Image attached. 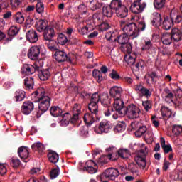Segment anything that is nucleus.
<instances>
[{
  "label": "nucleus",
  "instance_id": "4d7b16f0",
  "mask_svg": "<svg viewBox=\"0 0 182 182\" xmlns=\"http://www.w3.org/2000/svg\"><path fill=\"white\" fill-rule=\"evenodd\" d=\"M140 95L149 99L151 96V91L144 87L140 92Z\"/></svg>",
  "mask_w": 182,
  "mask_h": 182
},
{
  "label": "nucleus",
  "instance_id": "6ab92c4d",
  "mask_svg": "<svg viewBox=\"0 0 182 182\" xmlns=\"http://www.w3.org/2000/svg\"><path fill=\"white\" fill-rule=\"evenodd\" d=\"M123 90L120 87L114 86L110 89L109 95L114 97V99H120L122 97V92Z\"/></svg>",
  "mask_w": 182,
  "mask_h": 182
},
{
  "label": "nucleus",
  "instance_id": "680f3d73",
  "mask_svg": "<svg viewBox=\"0 0 182 182\" xmlns=\"http://www.w3.org/2000/svg\"><path fill=\"white\" fill-rule=\"evenodd\" d=\"M142 106L144 108V110H146V112H149L150 110V109H151V102H150V101L146 100V101H144L142 102Z\"/></svg>",
  "mask_w": 182,
  "mask_h": 182
},
{
  "label": "nucleus",
  "instance_id": "6e6d98bb",
  "mask_svg": "<svg viewBox=\"0 0 182 182\" xmlns=\"http://www.w3.org/2000/svg\"><path fill=\"white\" fill-rule=\"evenodd\" d=\"M60 173V170L59 169L58 167L53 168L50 172V177L52 180L56 178L58 176H59Z\"/></svg>",
  "mask_w": 182,
  "mask_h": 182
},
{
  "label": "nucleus",
  "instance_id": "f3484780",
  "mask_svg": "<svg viewBox=\"0 0 182 182\" xmlns=\"http://www.w3.org/2000/svg\"><path fill=\"white\" fill-rule=\"evenodd\" d=\"M35 106L33 102L31 101L24 102L21 107V112L23 114H30V113L33 110Z\"/></svg>",
  "mask_w": 182,
  "mask_h": 182
},
{
  "label": "nucleus",
  "instance_id": "bf43d9fd",
  "mask_svg": "<svg viewBox=\"0 0 182 182\" xmlns=\"http://www.w3.org/2000/svg\"><path fill=\"white\" fill-rule=\"evenodd\" d=\"M136 29L138 30V36H139V33L142 31H144V29H146V23L144 22V20H141L140 21H139L138 23V26H136Z\"/></svg>",
  "mask_w": 182,
  "mask_h": 182
},
{
  "label": "nucleus",
  "instance_id": "ddd939ff",
  "mask_svg": "<svg viewBox=\"0 0 182 182\" xmlns=\"http://www.w3.org/2000/svg\"><path fill=\"white\" fill-rule=\"evenodd\" d=\"M43 38L45 41H47L48 42H52L53 43H55V41H53V36H55V30L53 28L48 26L43 31Z\"/></svg>",
  "mask_w": 182,
  "mask_h": 182
},
{
  "label": "nucleus",
  "instance_id": "9b49d317",
  "mask_svg": "<svg viewBox=\"0 0 182 182\" xmlns=\"http://www.w3.org/2000/svg\"><path fill=\"white\" fill-rule=\"evenodd\" d=\"M55 59L57 62H66L68 60L70 63H72V58L68 55L63 50H57L54 54Z\"/></svg>",
  "mask_w": 182,
  "mask_h": 182
},
{
  "label": "nucleus",
  "instance_id": "69168bd1",
  "mask_svg": "<svg viewBox=\"0 0 182 182\" xmlns=\"http://www.w3.org/2000/svg\"><path fill=\"white\" fill-rule=\"evenodd\" d=\"M10 4L12 8H18L21 5V0H10Z\"/></svg>",
  "mask_w": 182,
  "mask_h": 182
},
{
  "label": "nucleus",
  "instance_id": "9d476101",
  "mask_svg": "<svg viewBox=\"0 0 182 182\" xmlns=\"http://www.w3.org/2000/svg\"><path fill=\"white\" fill-rule=\"evenodd\" d=\"M131 127L134 130H136L135 132L136 137H141L147 132V127L146 126H141L139 122H132Z\"/></svg>",
  "mask_w": 182,
  "mask_h": 182
},
{
  "label": "nucleus",
  "instance_id": "7ed1b4c3",
  "mask_svg": "<svg viewBox=\"0 0 182 182\" xmlns=\"http://www.w3.org/2000/svg\"><path fill=\"white\" fill-rule=\"evenodd\" d=\"M120 26L124 33L128 35L132 39H134L139 36V30L137 29V25H136V23H128L125 21H121Z\"/></svg>",
  "mask_w": 182,
  "mask_h": 182
},
{
  "label": "nucleus",
  "instance_id": "052dcab7",
  "mask_svg": "<svg viewBox=\"0 0 182 182\" xmlns=\"http://www.w3.org/2000/svg\"><path fill=\"white\" fill-rule=\"evenodd\" d=\"M11 164L13 167H19L21 165V160H19V159L17 157L14 156L11 158Z\"/></svg>",
  "mask_w": 182,
  "mask_h": 182
},
{
  "label": "nucleus",
  "instance_id": "8fccbe9b",
  "mask_svg": "<svg viewBox=\"0 0 182 182\" xmlns=\"http://www.w3.org/2000/svg\"><path fill=\"white\" fill-rule=\"evenodd\" d=\"M173 180L182 181V171H175L171 174Z\"/></svg>",
  "mask_w": 182,
  "mask_h": 182
},
{
  "label": "nucleus",
  "instance_id": "49530a36",
  "mask_svg": "<svg viewBox=\"0 0 182 182\" xmlns=\"http://www.w3.org/2000/svg\"><path fill=\"white\" fill-rule=\"evenodd\" d=\"M61 117V125L68 126V124H69V122H70V114L67 112L64 114L63 116H62Z\"/></svg>",
  "mask_w": 182,
  "mask_h": 182
},
{
  "label": "nucleus",
  "instance_id": "39448f33",
  "mask_svg": "<svg viewBox=\"0 0 182 182\" xmlns=\"http://www.w3.org/2000/svg\"><path fill=\"white\" fill-rule=\"evenodd\" d=\"M141 113V110L140 107L134 104H131L126 107L125 110L122 111V116L126 114L129 119L134 120V119H139V117H140Z\"/></svg>",
  "mask_w": 182,
  "mask_h": 182
},
{
  "label": "nucleus",
  "instance_id": "72a5a7b5",
  "mask_svg": "<svg viewBox=\"0 0 182 182\" xmlns=\"http://www.w3.org/2000/svg\"><path fill=\"white\" fill-rule=\"evenodd\" d=\"M92 76L97 80V83H102L103 82V74L100 70H94L92 71Z\"/></svg>",
  "mask_w": 182,
  "mask_h": 182
},
{
  "label": "nucleus",
  "instance_id": "473e14b6",
  "mask_svg": "<svg viewBox=\"0 0 182 182\" xmlns=\"http://www.w3.org/2000/svg\"><path fill=\"white\" fill-rule=\"evenodd\" d=\"M50 76V72H49V70H41L38 73V77L41 79V80L45 81L48 80L49 79V77Z\"/></svg>",
  "mask_w": 182,
  "mask_h": 182
},
{
  "label": "nucleus",
  "instance_id": "c03bdc74",
  "mask_svg": "<svg viewBox=\"0 0 182 182\" xmlns=\"http://www.w3.org/2000/svg\"><path fill=\"white\" fill-rule=\"evenodd\" d=\"M24 85L26 86V89H33V78L31 77H27L24 79Z\"/></svg>",
  "mask_w": 182,
  "mask_h": 182
},
{
  "label": "nucleus",
  "instance_id": "393cba45",
  "mask_svg": "<svg viewBox=\"0 0 182 182\" xmlns=\"http://www.w3.org/2000/svg\"><path fill=\"white\" fill-rule=\"evenodd\" d=\"M171 36L174 42H180L182 39V33L180 29L177 28L172 29Z\"/></svg>",
  "mask_w": 182,
  "mask_h": 182
},
{
  "label": "nucleus",
  "instance_id": "20e7f679",
  "mask_svg": "<svg viewBox=\"0 0 182 182\" xmlns=\"http://www.w3.org/2000/svg\"><path fill=\"white\" fill-rule=\"evenodd\" d=\"M112 8L118 18H126L129 14V9L123 4L122 0H112Z\"/></svg>",
  "mask_w": 182,
  "mask_h": 182
},
{
  "label": "nucleus",
  "instance_id": "4468645a",
  "mask_svg": "<svg viewBox=\"0 0 182 182\" xmlns=\"http://www.w3.org/2000/svg\"><path fill=\"white\" fill-rule=\"evenodd\" d=\"M146 3H140V1H134L133 4H132L130 9L133 14H141L142 11H144V8H146Z\"/></svg>",
  "mask_w": 182,
  "mask_h": 182
},
{
  "label": "nucleus",
  "instance_id": "7c9ffc66",
  "mask_svg": "<svg viewBox=\"0 0 182 182\" xmlns=\"http://www.w3.org/2000/svg\"><path fill=\"white\" fill-rule=\"evenodd\" d=\"M88 109L91 114H94L95 117H97L99 113V105H97V104L90 102L88 105Z\"/></svg>",
  "mask_w": 182,
  "mask_h": 182
},
{
  "label": "nucleus",
  "instance_id": "aec40b11",
  "mask_svg": "<svg viewBox=\"0 0 182 182\" xmlns=\"http://www.w3.org/2000/svg\"><path fill=\"white\" fill-rule=\"evenodd\" d=\"M26 39L30 41L31 43H36V42H38L39 37L35 30H30L26 33Z\"/></svg>",
  "mask_w": 182,
  "mask_h": 182
},
{
  "label": "nucleus",
  "instance_id": "864d4df0",
  "mask_svg": "<svg viewBox=\"0 0 182 182\" xmlns=\"http://www.w3.org/2000/svg\"><path fill=\"white\" fill-rule=\"evenodd\" d=\"M19 32V29H18V27L13 26L9 28L8 31V36H15V35H18V33Z\"/></svg>",
  "mask_w": 182,
  "mask_h": 182
},
{
  "label": "nucleus",
  "instance_id": "09e8293b",
  "mask_svg": "<svg viewBox=\"0 0 182 182\" xmlns=\"http://www.w3.org/2000/svg\"><path fill=\"white\" fill-rule=\"evenodd\" d=\"M101 99L102 97H100V95H99L97 92H95L92 94L90 103H95V105H97L99 102H100Z\"/></svg>",
  "mask_w": 182,
  "mask_h": 182
},
{
  "label": "nucleus",
  "instance_id": "2f4dec72",
  "mask_svg": "<svg viewBox=\"0 0 182 182\" xmlns=\"http://www.w3.org/2000/svg\"><path fill=\"white\" fill-rule=\"evenodd\" d=\"M50 113L51 116H53V117H60V116H62L63 111L60 107L54 106L51 107L50 109Z\"/></svg>",
  "mask_w": 182,
  "mask_h": 182
},
{
  "label": "nucleus",
  "instance_id": "3c124183",
  "mask_svg": "<svg viewBox=\"0 0 182 182\" xmlns=\"http://www.w3.org/2000/svg\"><path fill=\"white\" fill-rule=\"evenodd\" d=\"M79 134L82 137H87V136H89V129L87 127H81L79 130Z\"/></svg>",
  "mask_w": 182,
  "mask_h": 182
},
{
  "label": "nucleus",
  "instance_id": "e433bc0d",
  "mask_svg": "<svg viewBox=\"0 0 182 182\" xmlns=\"http://www.w3.org/2000/svg\"><path fill=\"white\" fill-rule=\"evenodd\" d=\"M129 38H130V36H128L127 34H125L124 33L123 34L120 35L119 36L117 37L118 43H120V45H125L126 43H128L129 42Z\"/></svg>",
  "mask_w": 182,
  "mask_h": 182
},
{
  "label": "nucleus",
  "instance_id": "de8ad7c7",
  "mask_svg": "<svg viewBox=\"0 0 182 182\" xmlns=\"http://www.w3.org/2000/svg\"><path fill=\"white\" fill-rule=\"evenodd\" d=\"M166 5V0H154V6L156 9H161Z\"/></svg>",
  "mask_w": 182,
  "mask_h": 182
},
{
  "label": "nucleus",
  "instance_id": "412c9836",
  "mask_svg": "<svg viewBox=\"0 0 182 182\" xmlns=\"http://www.w3.org/2000/svg\"><path fill=\"white\" fill-rule=\"evenodd\" d=\"M112 4L113 0H112L109 5L102 7L103 16H105L106 18H112V16H113V7H112Z\"/></svg>",
  "mask_w": 182,
  "mask_h": 182
},
{
  "label": "nucleus",
  "instance_id": "dca6fc26",
  "mask_svg": "<svg viewBox=\"0 0 182 182\" xmlns=\"http://www.w3.org/2000/svg\"><path fill=\"white\" fill-rule=\"evenodd\" d=\"M162 97L166 103H173L174 94L168 88H165L162 92Z\"/></svg>",
  "mask_w": 182,
  "mask_h": 182
},
{
  "label": "nucleus",
  "instance_id": "774afa93",
  "mask_svg": "<svg viewBox=\"0 0 182 182\" xmlns=\"http://www.w3.org/2000/svg\"><path fill=\"white\" fill-rule=\"evenodd\" d=\"M109 28H110V24H109L107 23H103L100 26V31H102V32H103L105 31H107V29H109Z\"/></svg>",
  "mask_w": 182,
  "mask_h": 182
},
{
  "label": "nucleus",
  "instance_id": "79ce46f5",
  "mask_svg": "<svg viewBox=\"0 0 182 182\" xmlns=\"http://www.w3.org/2000/svg\"><path fill=\"white\" fill-rule=\"evenodd\" d=\"M153 25H161V15L157 12L153 14Z\"/></svg>",
  "mask_w": 182,
  "mask_h": 182
},
{
  "label": "nucleus",
  "instance_id": "13d9d810",
  "mask_svg": "<svg viewBox=\"0 0 182 182\" xmlns=\"http://www.w3.org/2000/svg\"><path fill=\"white\" fill-rule=\"evenodd\" d=\"M36 11L38 12V14H43V12L45 11V6L43 5V3L38 2L36 5Z\"/></svg>",
  "mask_w": 182,
  "mask_h": 182
},
{
  "label": "nucleus",
  "instance_id": "bb28decb",
  "mask_svg": "<svg viewBox=\"0 0 182 182\" xmlns=\"http://www.w3.org/2000/svg\"><path fill=\"white\" fill-rule=\"evenodd\" d=\"M48 27V21L45 20H38L36 23V28L38 32H43Z\"/></svg>",
  "mask_w": 182,
  "mask_h": 182
},
{
  "label": "nucleus",
  "instance_id": "f257e3e1",
  "mask_svg": "<svg viewBox=\"0 0 182 182\" xmlns=\"http://www.w3.org/2000/svg\"><path fill=\"white\" fill-rule=\"evenodd\" d=\"M31 100L35 103H38V109L43 113L48 112L50 107V97L46 94L45 89L38 88L31 94Z\"/></svg>",
  "mask_w": 182,
  "mask_h": 182
},
{
  "label": "nucleus",
  "instance_id": "2eb2a0df",
  "mask_svg": "<svg viewBox=\"0 0 182 182\" xmlns=\"http://www.w3.org/2000/svg\"><path fill=\"white\" fill-rule=\"evenodd\" d=\"M114 107L117 112L121 116H123L122 113H123L124 110H126V107H124V102L120 98H115L114 101Z\"/></svg>",
  "mask_w": 182,
  "mask_h": 182
},
{
  "label": "nucleus",
  "instance_id": "c85d7f7f",
  "mask_svg": "<svg viewBox=\"0 0 182 182\" xmlns=\"http://www.w3.org/2000/svg\"><path fill=\"white\" fill-rule=\"evenodd\" d=\"M96 117H95L94 114L87 113L84 115V122L88 126H92V124L95 123V119H96Z\"/></svg>",
  "mask_w": 182,
  "mask_h": 182
},
{
  "label": "nucleus",
  "instance_id": "a878e982",
  "mask_svg": "<svg viewBox=\"0 0 182 182\" xmlns=\"http://www.w3.org/2000/svg\"><path fill=\"white\" fill-rule=\"evenodd\" d=\"M18 154L21 159H28L29 157V149L26 146H21L18 149Z\"/></svg>",
  "mask_w": 182,
  "mask_h": 182
},
{
  "label": "nucleus",
  "instance_id": "58836bf2",
  "mask_svg": "<svg viewBox=\"0 0 182 182\" xmlns=\"http://www.w3.org/2000/svg\"><path fill=\"white\" fill-rule=\"evenodd\" d=\"M161 112L164 119H170V117H171V114H173V112L170 109L166 107H162L161 108Z\"/></svg>",
  "mask_w": 182,
  "mask_h": 182
},
{
  "label": "nucleus",
  "instance_id": "a18cd8bd",
  "mask_svg": "<svg viewBox=\"0 0 182 182\" xmlns=\"http://www.w3.org/2000/svg\"><path fill=\"white\" fill-rule=\"evenodd\" d=\"M58 42L60 45H62L63 46L69 42V40L68 39V37L65 36V34L60 33L58 36Z\"/></svg>",
  "mask_w": 182,
  "mask_h": 182
},
{
  "label": "nucleus",
  "instance_id": "0eeeda50",
  "mask_svg": "<svg viewBox=\"0 0 182 182\" xmlns=\"http://www.w3.org/2000/svg\"><path fill=\"white\" fill-rule=\"evenodd\" d=\"M119 176H120V172L118 169L110 168L107 169L105 172L101 175L100 180L102 182H107V181L105 180V178L114 180V178H116V177H119Z\"/></svg>",
  "mask_w": 182,
  "mask_h": 182
},
{
  "label": "nucleus",
  "instance_id": "603ef678",
  "mask_svg": "<svg viewBox=\"0 0 182 182\" xmlns=\"http://www.w3.org/2000/svg\"><path fill=\"white\" fill-rule=\"evenodd\" d=\"M124 130H126V124L124 122H119L114 128V131L118 132H124Z\"/></svg>",
  "mask_w": 182,
  "mask_h": 182
},
{
  "label": "nucleus",
  "instance_id": "b1692460",
  "mask_svg": "<svg viewBox=\"0 0 182 182\" xmlns=\"http://www.w3.org/2000/svg\"><path fill=\"white\" fill-rule=\"evenodd\" d=\"M21 72L23 75L29 76V75H33V73H35V68L32 65L24 64L23 65Z\"/></svg>",
  "mask_w": 182,
  "mask_h": 182
},
{
  "label": "nucleus",
  "instance_id": "a19ab883",
  "mask_svg": "<svg viewBox=\"0 0 182 182\" xmlns=\"http://www.w3.org/2000/svg\"><path fill=\"white\" fill-rule=\"evenodd\" d=\"M48 157L49 161H50V163H53L54 164H56V163L59 161V155L56 152H50L48 154Z\"/></svg>",
  "mask_w": 182,
  "mask_h": 182
},
{
  "label": "nucleus",
  "instance_id": "f704fd0d",
  "mask_svg": "<svg viewBox=\"0 0 182 182\" xmlns=\"http://www.w3.org/2000/svg\"><path fill=\"white\" fill-rule=\"evenodd\" d=\"M133 49V47L132 46V44L127 43L126 44H122L121 46V50L124 53L125 55H129L132 53V50Z\"/></svg>",
  "mask_w": 182,
  "mask_h": 182
},
{
  "label": "nucleus",
  "instance_id": "cd10ccee",
  "mask_svg": "<svg viewBox=\"0 0 182 182\" xmlns=\"http://www.w3.org/2000/svg\"><path fill=\"white\" fill-rule=\"evenodd\" d=\"M161 41L164 45H171V43L173 42V37L171 34L164 33L161 36Z\"/></svg>",
  "mask_w": 182,
  "mask_h": 182
},
{
  "label": "nucleus",
  "instance_id": "c9c22d12",
  "mask_svg": "<svg viewBox=\"0 0 182 182\" xmlns=\"http://www.w3.org/2000/svg\"><path fill=\"white\" fill-rule=\"evenodd\" d=\"M31 147L34 151H38L40 154L45 151V146L41 142L34 143Z\"/></svg>",
  "mask_w": 182,
  "mask_h": 182
},
{
  "label": "nucleus",
  "instance_id": "5fc2aeb1",
  "mask_svg": "<svg viewBox=\"0 0 182 182\" xmlns=\"http://www.w3.org/2000/svg\"><path fill=\"white\" fill-rule=\"evenodd\" d=\"M172 133L175 136H180L182 133V127L181 125H174L172 129Z\"/></svg>",
  "mask_w": 182,
  "mask_h": 182
},
{
  "label": "nucleus",
  "instance_id": "338daca9",
  "mask_svg": "<svg viewBox=\"0 0 182 182\" xmlns=\"http://www.w3.org/2000/svg\"><path fill=\"white\" fill-rule=\"evenodd\" d=\"M6 166L5 164H0V176H4V174H6Z\"/></svg>",
  "mask_w": 182,
  "mask_h": 182
},
{
  "label": "nucleus",
  "instance_id": "0e129e2a",
  "mask_svg": "<svg viewBox=\"0 0 182 182\" xmlns=\"http://www.w3.org/2000/svg\"><path fill=\"white\" fill-rule=\"evenodd\" d=\"M78 11H79V12H80V14L82 15H85V14H86V12H87V7H86V6L85 4H80L78 6Z\"/></svg>",
  "mask_w": 182,
  "mask_h": 182
},
{
  "label": "nucleus",
  "instance_id": "37998d69",
  "mask_svg": "<svg viewBox=\"0 0 182 182\" xmlns=\"http://www.w3.org/2000/svg\"><path fill=\"white\" fill-rule=\"evenodd\" d=\"M102 3H100L97 1L92 0L90 1V9L91 11H96L97 9L102 8Z\"/></svg>",
  "mask_w": 182,
  "mask_h": 182
},
{
  "label": "nucleus",
  "instance_id": "1a4fd4ad",
  "mask_svg": "<svg viewBox=\"0 0 182 182\" xmlns=\"http://www.w3.org/2000/svg\"><path fill=\"white\" fill-rule=\"evenodd\" d=\"M73 117L70 118V123H76L80 119L82 114V106L80 104H75L72 109Z\"/></svg>",
  "mask_w": 182,
  "mask_h": 182
},
{
  "label": "nucleus",
  "instance_id": "c756f323",
  "mask_svg": "<svg viewBox=\"0 0 182 182\" xmlns=\"http://www.w3.org/2000/svg\"><path fill=\"white\" fill-rule=\"evenodd\" d=\"M117 154L119 157L121 159H123L124 160H126L127 159H129L132 154H130V151L127 149H121L117 151Z\"/></svg>",
  "mask_w": 182,
  "mask_h": 182
},
{
  "label": "nucleus",
  "instance_id": "ea45409f",
  "mask_svg": "<svg viewBox=\"0 0 182 182\" xmlns=\"http://www.w3.org/2000/svg\"><path fill=\"white\" fill-rule=\"evenodd\" d=\"M16 102H22L25 99V91L22 90H18L14 94Z\"/></svg>",
  "mask_w": 182,
  "mask_h": 182
},
{
  "label": "nucleus",
  "instance_id": "5701e85b",
  "mask_svg": "<svg viewBox=\"0 0 182 182\" xmlns=\"http://www.w3.org/2000/svg\"><path fill=\"white\" fill-rule=\"evenodd\" d=\"M174 25V18L173 17H165L163 21V28L165 31H168L171 29L172 26Z\"/></svg>",
  "mask_w": 182,
  "mask_h": 182
},
{
  "label": "nucleus",
  "instance_id": "a211bd4d",
  "mask_svg": "<svg viewBox=\"0 0 182 182\" xmlns=\"http://www.w3.org/2000/svg\"><path fill=\"white\" fill-rule=\"evenodd\" d=\"M87 172L90 174H95L97 173V164L92 160H89L86 162Z\"/></svg>",
  "mask_w": 182,
  "mask_h": 182
},
{
  "label": "nucleus",
  "instance_id": "f8f14e48",
  "mask_svg": "<svg viewBox=\"0 0 182 182\" xmlns=\"http://www.w3.org/2000/svg\"><path fill=\"white\" fill-rule=\"evenodd\" d=\"M41 55V48L38 46H32L28 51V57L31 60H38Z\"/></svg>",
  "mask_w": 182,
  "mask_h": 182
},
{
  "label": "nucleus",
  "instance_id": "6e6552de",
  "mask_svg": "<svg viewBox=\"0 0 182 182\" xmlns=\"http://www.w3.org/2000/svg\"><path fill=\"white\" fill-rule=\"evenodd\" d=\"M112 129V124L110 121L107 119H104L100 122V125L97 127L94 128V131L97 134H102V133H109Z\"/></svg>",
  "mask_w": 182,
  "mask_h": 182
},
{
  "label": "nucleus",
  "instance_id": "f03ea898",
  "mask_svg": "<svg viewBox=\"0 0 182 182\" xmlns=\"http://www.w3.org/2000/svg\"><path fill=\"white\" fill-rule=\"evenodd\" d=\"M139 147L140 149L138 151L134 160L139 167L145 168L147 166V160H146V157H147V154H149V149L144 144H141Z\"/></svg>",
  "mask_w": 182,
  "mask_h": 182
},
{
  "label": "nucleus",
  "instance_id": "423d86ee",
  "mask_svg": "<svg viewBox=\"0 0 182 182\" xmlns=\"http://www.w3.org/2000/svg\"><path fill=\"white\" fill-rule=\"evenodd\" d=\"M106 151L107 153H109L108 155H104L98 160L101 164H106V163H109V160H112V161H115V160H117L116 158L113 157V154L117 151L116 147L109 146V148L106 149Z\"/></svg>",
  "mask_w": 182,
  "mask_h": 182
},
{
  "label": "nucleus",
  "instance_id": "4be33fe9",
  "mask_svg": "<svg viewBox=\"0 0 182 182\" xmlns=\"http://www.w3.org/2000/svg\"><path fill=\"white\" fill-rule=\"evenodd\" d=\"M137 56L134 53L131 54H126L124 58V62L129 65V66H133L136 63V59Z\"/></svg>",
  "mask_w": 182,
  "mask_h": 182
},
{
  "label": "nucleus",
  "instance_id": "4c0bfd02",
  "mask_svg": "<svg viewBox=\"0 0 182 182\" xmlns=\"http://www.w3.org/2000/svg\"><path fill=\"white\" fill-rule=\"evenodd\" d=\"M13 18L16 23H23L25 21V17L21 11L16 13V14L13 16Z\"/></svg>",
  "mask_w": 182,
  "mask_h": 182
},
{
  "label": "nucleus",
  "instance_id": "e2e57ef3",
  "mask_svg": "<svg viewBox=\"0 0 182 182\" xmlns=\"http://www.w3.org/2000/svg\"><path fill=\"white\" fill-rule=\"evenodd\" d=\"M153 44H151V41L150 40L145 41V44L142 46V50H149L151 49Z\"/></svg>",
  "mask_w": 182,
  "mask_h": 182
}]
</instances>
